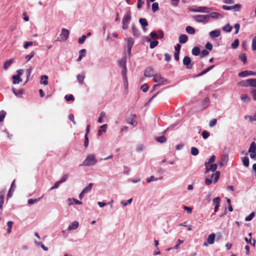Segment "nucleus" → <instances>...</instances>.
<instances>
[{
    "label": "nucleus",
    "mask_w": 256,
    "mask_h": 256,
    "mask_svg": "<svg viewBox=\"0 0 256 256\" xmlns=\"http://www.w3.org/2000/svg\"><path fill=\"white\" fill-rule=\"evenodd\" d=\"M191 154L193 156H197L198 154V150L195 147H192L191 148Z\"/></svg>",
    "instance_id": "nucleus-43"
},
{
    "label": "nucleus",
    "mask_w": 256,
    "mask_h": 256,
    "mask_svg": "<svg viewBox=\"0 0 256 256\" xmlns=\"http://www.w3.org/2000/svg\"><path fill=\"white\" fill-rule=\"evenodd\" d=\"M156 140L157 142H159L163 143L166 141V139L164 136H161L156 137Z\"/></svg>",
    "instance_id": "nucleus-40"
},
{
    "label": "nucleus",
    "mask_w": 256,
    "mask_h": 256,
    "mask_svg": "<svg viewBox=\"0 0 256 256\" xmlns=\"http://www.w3.org/2000/svg\"><path fill=\"white\" fill-rule=\"evenodd\" d=\"M220 32L218 30H214L210 32V36L212 38H217L220 36Z\"/></svg>",
    "instance_id": "nucleus-26"
},
{
    "label": "nucleus",
    "mask_w": 256,
    "mask_h": 256,
    "mask_svg": "<svg viewBox=\"0 0 256 256\" xmlns=\"http://www.w3.org/2000/svg\"><path fill=\"white\" fill-rule=\"evenodd\" d=\"M97 162L94 154H91L87 156L82 164L84 166H90L95 164Z\"/></svg>",
    "instance_id": "nucleus-1"
},
{
    "label": "nucleus",
    "mask_w": 256,
    "mask_h": 256,
    "mask_svg": "<svg viewBox=\"0 0 256 256\" xmlns=\"http://www.w3.org/2000/svg\"><path fill=\"white\" fill-rule=\"evenodd\" d=\"M79 226V223L77 221H74L72 222L68 227V230H76Z\"/></svg>",
    "instance_id": "nucleus-19"
},
{
    "label": "nucleus",
    "mask_w": 256,
    "mask_h": 256,
    "mask_svg": "<svg viewBox=\"0 0 256 256\" xmlns=\"http://www.w3.org/2000/svg\"><path fill=\"white\" fill-rule=\"evenodd\" d=\"M105 116V113L102 112L100 114V116L98 118V122L102 123V118Z\"/></svg>",
    "instance_id": "nucleus-55"
},
{
    "label": "nucleus",
    "mask_w": 256,
    "mask_h": 256,
    "mask_svg": "<svg viewBox=\"0 0 256 256\" xmlns=\"http://www.w3.org/2000/svg\"><path fill=\"white\" fill-rule=\"evenodd\" d=\"M92 186L93 184L92 183H90L88 185L82 190L83 193L86 194L90 192L92 188Z\"/></svg>",
    "instance_id": "nucleus-35"
},
{
    "label": "nucleus",
    "mask_w": 256,
    "mask_h": 256,
    "mask_svg": "<svg viewBox=\"0 0 256 256\" xmlns=\"http://www.w3.org/2000/svg\"><path fill=\"white\" fill-rule=\"evenodd\" d=\"M192 52L194 56H198L200 53V48L198 47H194L192 48Z\"/></svg>",
    "instance_id": "nucleus-33"
},
{
    "label": "nucleus",
    "mask_w": 256,
    "mask_h": 256,
    "mask_svg": "<svg viewBox=\"0 0 256 256\" xmlns=\"http://www.w3.org/2000/svg\"><path fill=\"white\" fill-rule=\"evenodd\" d=\"M217 168V165L215 164H210L208 166L209 171L214 172Z\"/></svg>",
    "instance_id": "nucleus-46"
},
{
    "label": "nucleus",
    "mask_w": 256,
    "mask_h": 256,
    "mask_svg": "<svg viewBox=\"0 0 256 256\" xmlns=\"http://www.w3.org/2000/svg\"><path fill=\"white\" fill-rule=\"evenodd\" d=\"M154 81L160 86L166 84L167 80L162 77L160 74H155L154 76Z\"/></svg>",
    "instance_id": "nucleus-6"
},
{
    "label": "nucleus",
    "mask_w": 256,
    "mask_h": 256,
    "mask_svg": "<svg viewBox=\"0 0 256 256\" xmlns=\"http://www.w3.org/2000/svg\"><path fill=\"white\" fill-rule=\"evenodd\" d=\"M186 30L187 33L190 34H194L196 32L195 29L191 26H187L186 28Z\"/></svg>",
    "instance_id": "nucleus-31"
},
{
    "label": "nucleus",
    "mask_w": 256,
    "mask_h": 256,
    "mask_svg": "<svg viewBox=\"0 0 256 256\" xmlns=\"http://www.w3.org/2000/svg\"><path fill=\"white\" fill-rule=\"evenodd\" d=\"M148 86L147 84H142L140 87V90L144 92H146L148 90Z\"/></svg>",
    "instance_id": "nucleus-47"
},
{
    "label": "nucleus",
    "mask_w": 256,
    "mask_h": 256,
    "mask_svg": "<svg viewBox=\"0 0 256 256\" xmlns=\"http://www.w3.org/2000/svg\"><path fill=\"white\" fill-rule=\"evenodd\" d=\"M134 40L132 38H129L128 40V47H132L134 44Z\"/></svg>",
    "instance_id": "nucleus-52"
},
{
    "label": "nucleus",
    "mask_w": 256,
    "mask_h": 256,
    "mask_svg": "<svg viewBox=\"0 0 256 256\" xmlns=\"http://www.w3.org/2000/svg\"><path fill=\"white\" fill-rule=\"evenodd\" d=\"M182 62L184 65L186 66L187 69H191L192 68L193 64H192L190 58L188 56L184 58Z\"/></svg>",
    "instance_id": "nucleus-9"
},
{
    "label": "nucleus",
    "mask_w": 256,
    "mask_h": 256,
    "mask_svg": "<svg viewBox=\"0 0 256 256\" xmlns=\"http://www.w3.org/2000/svg\"><path fill=\"white\" fill-rule=\"evenodd\" d=\"M64 98L66 100L68 101V102H69V101H70V100L74 101V96L72 94L66 95L64 96Z\"/></svg>",
    "instance_id": "nucleus-49"
},
{
    "label": "nucleus",
    "mask_w": 256,
    "mask_h": 256,
    "mask_svg": "<svg viewBox=\"0 0 256 256\" xmlns=\"http://www.w3.org/2000/svg\"><path fill=\"white\" fill-rule=\"evenodd\" d=\"M126 56L122 57L118 60L119 66L122 68L126 67Z\"/></svg>",
    "instance_id": "nucleus-25"
},
{
    "label": "nucleus",
    "mask_w": 256,
    "mask_h": 256,
    "mask_svg": "<svg viewBox=\"0 0 256 256\" xmlns=\"http://www.w3.org/2000/svg\"><path fill=\"white\" fill-rule=\"evenodd\" d=\"M214 65H212V66H209L208 68H207L205 69L204 70H202L201 72L198 74L197 76H200L206 74V73L208 72L210 70L214 68Z\"/></svg>",
    "instance_id": "nucleus-30"
},
{
    "label": "nucleus",
    "mask_w": 256,
    "mask_h": 256,
    "mask_svg": "<svg viewBox=\"0 0 256 256\" xmlns=\"http://www.w3.org/2000/svg\"><path fill=\"white\" fill-rule=\"evenodd\" d=\"M242 8V5L240 4H236L231 6H223L222 8L224 10H234V12H239Z\"/></svg>",
    "instance_id": "nucleus-8"
},
{
    "label": "nucleus",
    "mask_w": 256,
    "mask_h": 256,
    "mask_svg": "<svg viewBox=\"0 0 256 256\" xmlns=\"http://www.w3.org/2000/svg\"><path fill=\"white\" fill-rule=\"evenodd\" d=\"M202 136L204 139H206L210 136V132L207 131H204L202 132Z\"/></svg>",
    "instance_id": "nucleus-63"
},
{
    "label": "nucleus",
    "mask_w": 256,
    "mask_h": 256,
    "mask_svg": "<svg viewBox=\"0 0 256 256\" xmlns=\"http://www.w3.org/2000/svg\"><path fill=\"white\" fill-rule=\"evenodd\" d=\"M238 76L240 77H244L248 76H256V72L251 70H244L240 72Z\"/></svg>",
    "instance_id": "nucleus-11"
},
{
    "label": "nucleus",
    "mask_w": 256,
    "mask_h": 256,
    "mask_svg": "<svg viewBox=\"0 0 256 256\" xmlns=\"http://www.w3.org/2000/svg\"><path fill=\"white\" fill-rule=\"evenodd\" d=\"M215 160H216V156L213 155L208 160V162H205L204 165H205L206 169V173H208L209 172L208 166L210 164L214 162L215 161Z\"/></svg>",
    "instance_id": "nucleus-12"
},
{
    "label": "nucleus",
    "mask_w": 256,
    "mask_h": 256,
    "mask_svg": "<svg viewBox=\"0 0 256 256\" xmlns=\"http://www.w3.org/2000/svg\"><path fill=\"white\" fill-rule=\"evenodd\" d=\"M208 16H210V18L211 17L215 18H218L222 17V16L220 14L216 12H212L210 13Z\"/></svg>",
    "instance_id": "nucleus-34"
},
{
    "label": "nucleus",
    "mask_w": 256,
    "mask_h": 256,
    "mask_svg": "<svg viewBox=\"0 0 256 256\" xmlns=\"http://www.w3.org/2000/svg\"><path fill=\"white\" fill-rule=\"evenodd\" d=\"M242 162L244 166L248 167L249 166V159L247 156L242 158Z\"/></svg>",
    "instance_id": "nucleus-37"
},
{
    "label": "nucleus",
    "mask_w": 256,
    "mask_h": 256,
    "mask_svg": "<svg viewBox=\"0 0 256 256\" xmlns=\"http://www.w3.org/2000/svg\"><path fill=\"white\" fill-rule=\"evenodd\" d=\"M12 78L13 80L12 83L14 84L20 83L22 80L20 76L14 75Z\"/></svg>",
    "instance_id": "nucleus-27"
},
{
    "label": "nucleus",
    "mask_w": 256,
    "mask_h": 256,
    "mask_svg": "<svg viewBox=\"0 0 256 256\" xmlns=\"http://www.w3.org/2000/svg\"><path fill=\"white\" fill-rule=\"evenodd\" d=\"M252 151H256V143L254 142H252L248 148V152H252Z\"/></svg>",
    "instance_id": "nucleus-36"
},
{
    "label": "nucleus",
    "mask_w": 256,
    "mask_h": 256,
    "mask_svg": "<svg viewBox=\"0 0 256 256\" xmlns=\"http://www.w3.org/2000/svg\"><path fill=\"white\" fill-rule=\"evenodd\" d=\"M150 36L153 38L158 39V38L157 33L154 31L150 33Z\"/></svg>",
    "instance_id": "nucleus-62"
},
{
    "label": "nucleus",
    "mask_w": 256,
    "mask_h": 256,
    "mask_svg": "<svg viewBox=\"0 0 256 256\" xmlns=\"http://www.w3.org/2000/svg\"><path fill=\"white\" fill-rule=\"evenodd\" d=\"M158 10V2H154L152 4V10L154 12Z\"/></svg>",
    "instance_id": "nucleus-50"
},
{
    "label": "nucleus",
    "mask_w": 256,
    "mask_h": 256,
    "mask_svg": "<svg viewBox=\"0 0 256 256\" xmlns=\"http://www.w3.org/2000/svg\"><path fill=\"white\" fill-rule=\"evenodd\" d=\"M131 20V16L130 13L128 12L126 14L122 19V26L123 30H127L129 22Z\"/></svg>",
    "instance_id": "nucleus-4"
},
{
    "label": "nucleus",
    "mask_w": 256,
    "mask_h": 256,
    "mask_svg": "<svg viewBox=\"0 0 256 256\" xmlns=\"http://www.w3.org/2000/svg\"><path fill=\"white\" fill-rule=\"evenodd\" d=\"M69 34V31L68 30L63 28L62 30L60 37L57 38L56 41H66L68 38Z\"/></svg>",
    "instance_id": "nucleus-3"
},
{
    "label": "nucleus",
    "mask_w": 256,
    "mask_h": 256,
    "mask_svg": "<svg viewBox=\"0 0 256 256\" xmlns=\"http://www.w3.org/2000/svg\"><path fill=\"white\" fill-rule=\"evenodd\" d=\"M6 190H3L0 192V210H2L3 204L4 203V196Z\"/></svg>",
    "instance_id": "nucleus-16"
},
{
    "label": "nucleus",
    "mask_w": 256,
    "mask_h": 256,
    "mask_svg": "<svg viewBox=\"0 0 256 256\" xmlns=\"http://www.w3.org/2000/svg\"><path fill=\"white\" fill-rule=\"evenodd\" d=\"M35 52L34 51H32L30 53L25 56V59L26 60V62H28L30 60V59L34 57Z\"/></svg>",
    "instance_id": "nucleus-39"
},
{
    "label": "nucleus",
    "mask_w": 256,
    "mask_h": 256,
    "mask_svg": "<svg viewBox=\"0 0 256 256\" xmlns=\"http://www.w3.org/2000/svg\"><path fill=\"white\" fill-rule=\"evenodd\" d=\"M254 215H255V213L254 212H252L248 216H247L245 220L246 221L251 220L254 217Z\"/></svg>",
    "instance_id": "nucleus-51"
},
{
    "label": "nucleus",
    "mask_w": 256,
    "mask_h": 256,
    "mask_svg": "<svg viewBox=\"0 0 256 256\" xmlns=\"http://www.w3.org/2000/svg\"><path fill=\"white\" fill-rule=\"evenodd\" d=\"M188 40V36L186 34H181L179 37V42L180 44L186 43Z\"/></svg>",
    "instance_id": "nucleus-24"
},
{
    "label": "nucleus",
    "mask_w": 256,
    "mask_h": 256,
    "mask_svg": "<svg viewBox=\"0 0 256 256\" xmlns=\"http://www.w3.org/2000/svg\"><path fill=\"white\" fill-rule=\"evenodd\" d=\"M132 30L133 35L136 37H139L140 36V32L139 30L136 27L134 24L132 25Z\"/></svg>",
    "instance_id": "nucleus-22"
},
{
    "label": "nucleus",
    "mask_w": 256,
    "mask_h": 256,
    "mask_svg": "<svg viewBox=\"0 0 256 256\" xmlns=\"http://www.w3.org/2000/svg\"><path fill=\"white\" fill-rule=\"evenodd\" d=\"M6 112L3 110L0 112V122H2L6 116Z\"/></svg>",
    "instance_id": "nucleus-44"
},
{
    "label": "nucleus",
    "mask_w": 256,
    "mask_h": 256,
    "mask_svg": "<svg viewBox=\"0 0 256 256\" xmlns=\"http://www.w3.org/2000/svg\"><path fill=\"white\" fill-rule=\"evenodd\" d=\"M240 99L242 101H246V100H249L250 98H248V96L246 94H242L240 96Z\"/></svg>",
    "instance_id": "nucleus-64"
},
{
    "label": "nucleus",
    "mask_w": 256,
    "mask_h": 256,
    "mask_svg": "<svg viewBox=\"0 0 256 256\" xmlns=\"http://www.w3.org/2000/svg\"><path fill=\"white\" fill-rule=\"evenodd\" d=\"M43 196H42V197H40L38 198H36V199H30L28 200V204H33L37 202H38V201H40L41 198H42Z\"/></svg>",
    "instance_id": "nucleus-38"
},
{
    "label": "nucleus",
    "mask_w": 256,
    "mask_h": 256,
    "mask_svg": "<svg viewBox=\"0 0 256 256\" xmlns=\"http://www.w3.org/2000/svg\"><path fill=\"white\" fill-rule=\"evenodd\" d=\"M40 83L41 84H43L44 85H47L48 84V76L46 75L42 76H40Z\"/></svg>",
    "instance_id": "nucleus-29"
},
{
    "label": "nucleus",
    "mask_w": 256,
    "mask_h": 256,
    "mask_svg": "<svg viewBox=\"0 0 256 256\" xmlns=\"http://www.w3.org/2000/svg\"><path fill=\"white\" fill-rule=\"evenodd\" d=\"M84 78L85 74L84 72H82L81 74H78L76 76L77 80L80 84H82L84 83Z\"/></svg>",
    "instance_id": "nucleus-20"
},
{
    "label": "nucleus",
    "mask_w": 256,
    "mask_h": 256,
    "mask_svg": "<svg viewBox=\"0 0 256 256\" xmlns=\"http://www.w3.org/2000/svg\"><path fill=\"white\" fill-rule=\"evenodd\" d=\"M12 91L13 92L14 94L17 96H20L23 93V89L22 88H20L18 90H16L14 88H12Z\"/></svg>",
    "instance_id": "nucleus-32"
},
{
    "label": "nucleus",
    "mask_w": 256,
    "mask_h": 256,
    "mask_svg": "<svg viewBox=\"0 0 256 256\" xmlns=\"http://www.w3.org/2000/svg\"><path fill=\"white\" fill-rule=\"evenodd\" d=\"M13 59L11 58L6 60L4 64L3 68L4 70H7L8 67L12 64Z\"/></svg>",
    "instance_id": "nucleus-28"
},
{
    "label": "nucleus",
    "mask_w": 256,
    "mask_h": 256,
    "mask_svg": "<svg viewBox=\"0 0 256 256\" xmlns=\"http://www.w3.org/2000/svg\"><path fill=\"white\" fill-rule=\"evenodd\" d=\"M213 202L215 204V207L214 209V212H218L220 206V198L219 197H216L214 198Z\"/></svg>",
    "instance_id": "nucleus-18"
},
{
    "label": "nucleus",
    "mask_w": 256,
    "mask_h": 256,
    "mask_svg": "<svg viewBox=\"0 0 256 256\" xmlns=\"http://www.w3.org/2000/svg\"><path fill=\"white\" fill-rule=\"evenodd\" d=\"M240 84L242 86H250L256 88V78L248 79L245 81H242Z\"/></svg>",
    "instance_id": "nucleus-5"
},
{
    "label": "nucleus",
    "mask_w": 256,
    "mask_h": 256,
    "mask_svg": "<svg viewBox=\"0 0 256 256\" xmlns=\"http://www.w3.org/2000/svg\"><path fill=\"white\" fill-rule=\"evenodd\" d=\"M14 182H15V180H14L11 184L10 189V190L8 192V194H7L8 198H10L12 196V193L14 191V189H15Z\"/></svg>",
    "instance_id": "nucleus-15"
},
{
    "label": "nucleus",
    "mask_w": 256,
    "mask_h": 256,
    "mask_svg": "<svg viewBox=\"0 0 256 256\" xmlns=\"http://www.w3.org/2000/svg\"><path fill=\"white\" fill-rule=\"evenodd\" d=\"M250 152V158L254 160H256V151H252Z\"/></svg>",
    "instance_id": "nucleus-61"
},
{
    "label": "nucleus",
    "mask_w": 256,
    "mask_h": 256,
    "mask_svg": "<svg viewBox=\"0 0 256 256\" xmlns=\"http://www.w3.org/2000/svg\"><path fill=\"white\" fill-rule=\"evenodd\" d=\"M220 175L219 172H216L214 174H212V176H214V182L216 183L218 182Z\"/></svg>",
    "instance_id": "nucleus-41"
},
{
    "label": "nucleus",
    "mask_w": 256,
    "mask_h": 256,
    "mask_svg": "<svg viewBox=\"0 0 256 256\" xmlns=\"http://www.w3.org/2000/svg\"><path fill=\"white\" fill-rule=\"evenodd\" d=\"M222 30L226 32H230L232 30V26L230 24H227L223 27Z\"/></svg>",
    "instance_id": "nucleus-42"
},
{
    "label": "nucleus",
    "mask_w": 256,
    "mask_h": 256,
    "mask_svg": "<svg viewBox=\"0 0 256 256\" xmlns=\"http://www.w3.org/2000/svg\"><path fill=\"white\" fill-rule=\"evenodd\" d=\"M33 44V42H24V48L26 49L28 46H31Z\"/></svg>",
    "instance_id": "nucleus-57"
},
{
    "label": "nucleus",
    "mask_w": 256,
    "mask_h": 256,
    "mask_svg": "<svg viewBox=\"0 0 256 256\" xmlns=\"http://www.w3.org/2000/svg\"><path fill=\"white\" fill-rule=\"evenodd\" d=\"M139 22L143 30L145 32L146 30V27L148 26V23L146 20L144 18H140Z\"/></svg>",
    "instance_id": "nucleus-17"
},
{
    "label": "nucleus",
    "mask_w": 256,
    "mask_h": 256,
    "mask_svg": "<svg viewBox=\"0 0 256 256\" xmlns=\"http://www.w3.org/2000/svg\"><path fill=\"white\" fill-rule=\"evenodd\" d=\"M190 11L193 12H200L208 13L212 11V8L206 6H192L189 8Z\"/></svg>",
    "instance_id": "nucleus-2"
},
{
    "label": "nucleus",
    "mask_w": 256,
    "mask_h": 256,
    "mask_svg": "<svg viewBox=\"0 0 256 256\" xmlns=\"http://www.w3.org/2000/svg\"><path fill=\"white\" fill-rule=\"evenodd\" d=\"M210 100L208 98H205L202 102L204 104V108H206L209 104Z\"/></svg>",
    "instance_id": "nucleus-54"
},
{
    "label": "nucleus",
    "mask_w": 256,
    "mask_h": 256,
    "mask_svg": "<svg viewBox=\"0 0 256 256\" xmlns=\"http://www.w3.org/2000/svg\"><path fill=\"white\" fill-rule=\"evenodd\" d=\"M215 237L216 235L214 234H211L208 236L207 238V242L210 244H213L214 243Z\"/></svg>",
    "instance_id": "nucleus-23"
},
{
    "label": "nucleus",
    "mask_w": 256,
    "mask_h": 256,
    "mask_svg": "<svg viewBox=\"0 0 256 256\" xmlns=\"http://www.w3.org/2000/svg\"><path fill=\"white\" fill-rule=\"evenodd\" d=\"M216 122H217L216 119V118L213 119L210 121V124H209V126L210 127H213L216 124Z\"/></svg>",
    "instance_id": "nucleus-60"
},
{
    "label": "nucleus",
    "mask_w": 256,
    "mask_h": 256,
    "mask_svg": "<svg viewBox=\"0 0 256 256\" xmlns=\"http://www.w3.org/2000/svg\"><path fill=\"white\" fill-rule=\"evenodd\" d=\"M86 36L85 35H83L82 36L80 37L78 39V42L80 44H82L84 42Z\"/></svg>",
    "instance_id": "nucleus-56"
},
{
    "label": "nucleus",
    "mask_w": 256,
    "mask_h": 256,
    "mask_svg": "<svg viewBox=\"0 0 256 256\" xmlns=\"http://www.w3.org/2000/svg\"><path fill=\"white\" fill-rule=\"evenodd\" d=\"M158 44V40H154L150 42V48H154L156 47Z\"/></svg>",
    "instance_id": "nucleus-45"
},
{
    "label": "nucleus",
    "mask_w": 256,
    "mask_h": 256,
    "mask_svg": "<svg viewBox=\"0 0 256 256\" xmlns=\"http://www.w3.org/2000/svg\"><path fill=\"white\" fill-rule=\"evenodd\" d=\"M107 126H108L106 124H104L100 126V128L98 130L97 134L98 136H100L102 134V132H106Z\"/></svg>",
    "instance_id": "nucleus-21"
},
{
    "label": "nucleus",
    "mask_w": 256,
    "mask_h": 256,
    "mask_svg": "<svg viewBox=\"0 0 256 256\" xmlns=\"http://www.w3.org/2000/svg\"><path fill=\"white\" fill-rule=\"evenodd\" d=\"M228 160V156L227 154H224L222 156L221 161L219 163V165L220 166H222L223 165L226 164Z\"/></svg>",
    "instance_id": "nucleus-14"
},
{
    "label": "nucleus",
    "mask_w": 256,
    "mask_h": 256,
    "mask_svg": "<svg viewBox=\"0 0 256 256\" xmlns=\"http://www.w3.org/2000/svg\"><path fill=\"white\" fill-rule=\"evenodd\" d=\"M239 44V40L238 39H236L232 44V47L233 48H236Z\"/></svg>",
    "instance_id": "nucleus-53"
},
{
    "label": "nucleus",
    "mask_w": 256,
    "mask_h": 256,
    "mask_svg": "<svg viewBox=\"0 0 256 256\" xmlns=\"http://www.w3.org/2000/svg\"><path fill=\"white\" fill-rule=\"evenodd\" d=\"M154 72L152 67L148 68L144 71V76L146 77H151L154 76Z\"/></svg>",
    "instance_id": "nucleus-13"
},
{
    "label": "nucleus",
    "mask_w": 256,
    "mask_h": 256,
    "mask_svg": "<svg viewBox=\"0 0 256 256\" xmlns=\"http://www.w3.org/2000/svg\"><path fill=\"white\" fill-rule=\"evenodd\" d=\"M252 48L253 50H256V36H254L252 39Z\"/></svg>",
    "instance_id": "nucleus-48"
},
{
    "label": "nucleus",
    "mask_w": 256,
    "mask_h": 256,
    "mask_svg": "<svg viewBox=\"0 0 256 256\" xmlns=\"http://www.w3.org/2000/svg\"><path fill=\"white\" fill-rule=\"evenodd\" d=\"M136 116L135 114H132L128 118L127 120V122L134 126H136L137 125L138 122L136 120Z\"/></svg>",
    "instance_id": "nucleus-10"
},
{
    "label": "nucleus",
    "mask_w": 256,
    "mask_h": 256,
    "mask_svg": "<svg viewBox=\"0 0 256 256\" xmlns=\"http://www.w3.org/2000/svg\"><path fill=\"white\" fill-rule=\"evenodd\" d=\"M194 18L198 22H208L210 20V16L208 15H196L194 16Z\"/></svg>",
    "instance_id": "nucleus-7"
},
{
    "label": "nucleus",
    "mask_w": 256,
    "mask_h": 256,
    "mask_svg": "<svg viewBox=\"0 0 256 256\" xmlns=\"http://www.w3.org/2000/svg\"><path fill=\"white\" fill-rule=\"evenodd\" d=\"M127 69L126 67L122 68V74L123 78H127L126 73Z\"/></svg>",
    "instance_id": "nucleus-58"
},
{
    "label": "nucleus",
    "mask_w": 256,
    "mask_h": 256,
    "mask_svg": "<svg viewBox=\"0 0 256 256\" xmlns=\"http://www.w3.org/2000/svg\"><path fill=\"white\" fill-rule=\"evenodd\" d=\"M88 146V138L87 134H85L84 136V146L86 148Z\"/></svg>",
    "instance_id": "nucleus-59"
}]
</instances>
